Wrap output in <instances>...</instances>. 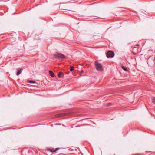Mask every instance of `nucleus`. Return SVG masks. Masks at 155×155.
<instances>
[{"instance_id":"1","label":"nucleus","mask_w":155,"mask_h":155,"mask_svg":"<svg viewBox=\"0 0 155 155\" xmlns=\"http://www.w3.org/2000/svg\"><path fill=\"white\" fill-rule=\"evenodd\" d=\"M95 65L97 71H101L103 70V68L101 64L97 61L95 62Z\"/></svg>"},{"instance_id":"12","label":"nucleus","mask_w":155,"mask_h":155,"mask_svg":"<svg viewBox=\"0 0 155 155\" xmlns=\"http://www.w3.org/2000/svg\"><path fill=\"white\" fill-rule=\"evenodd\" d=\"M152 100L153 101V102H154V103H155V97H153V99H152Z\"/></svg>"},{"instance_id":"10","label":"nucleus","mask_w":155,"mask_h":155,"mask_svg":"<svg viewBox=\"0 0 155 155\" xmlns=\"http://www.w3.org/2000/svg\"><path fill=\"white\" fill-rule=\"evenodd\" d=\"M29 82L31 83H35V81L32 80H30L29 81Z\"/></svg>"},{"instance_id":"6","label":"nucleus","mask_w":155,"mask_h":155,"mask_svg":"<svg viewBox=\"0 0 155 155\" xmlns=\"http://www.w3.org/2000/svg\"><path fill=\"white\" fill-rule=\"evenodd\" d=\"M60 148H56L55 149H52L51 150H50V151L51 152H54L56 151L57 150H59Z\"/></svg>"},{"instance_id":"3","label":"nucleus","mask_w":155,"mask_h":155,"mask_svg":"<svg viewBox=\"0 0 155 155\" xmlns=\"http://www.w3.org/2000/svg\"><path fill=\"white\" fill-rule=\"evenodd\" d=\"M114 55V53L112 51H108L106 54V56L108 58H112Z\"/></svg>"},{"instance_id":"4","label":"nucleus","mask_w":155,"mask_h":155,"mask_svg":"<svg viewBox=\"0 0 155 155\" xmlns=\"http://www.w3.org/2000/svg\"><path fill=\"white\" fill-rule=\"evenodd\" d=\"M50 75L51 77L54 78V72L51 71H49Z\"/></svg>"},{"instance_id":"2","label":"nucleus","mask_w":155,"mask_h":155,"mask_svg":"<svg viewBox=\"0 0 155 155\" xmlns=\"http://www.w3.org/2000/svg\"><path fill=\"white\" fill-rule=\"evenodd\" d=\"M54 57L55 58H58L59 59H61L66 58L64 55L60 53H57L55 54Z\"/></svg>"},{"instance_id":"5","label":"nucleus","mask_w":155,"mask_h":155,"mask_svg":"<svg viewBox=\"0 0 155 155\" xmlns=\"http://www.w3.org/2000/svg\"><path fill=\"white\" fill-rule=\"evenodd\" d=\"M64 74L63 73L61 72H59L58 75V76L59 78H61L64 76Z\"/></svg>"},{"instance_id":"8","label":"nucleus","mask_w":155,"mask_h":155,"mask_svg":"<svg viewBox=\"0 0 155 155\" xmlns=\"http://www.w3.org/2000/svg\"><path fill=\"white\" fill-rule=\"evenodd\" d=\"M122 68L125 71H128L127 68L125 66H122Z\"/></svg>"},{"instance_id":"14","label":"nucleus","mask_w":155,"mask_h":155,"mask_svg":"<svg viewBox=\"0 0 155 155\" xmlns=\"http://www.w3.org/2000/svg\"><path fill=\"white\" fill-rule=\"evenodd\" d=\"M137 46H139V44H137L136 45Z\"/></svg>"},{"instance_id":"13","label":"nucleus","mask_w":155,"mask_h":155,"mask_svg":"<svg viewBox=\"0 0 155 155\" xmlns=\"http://www.w3.org/2000/svg\"><path fill=\"white\" fill-rule=\"evenodd\" d=\"M111 104V103H108V106H110Z\"/></svg>"},{"instance_id":"7","label":"nucleus","mask_w":155,"mask_h":155,"mask_svg":"<svg viewBox=\"0 0 155 155\" xmlns=\"http://www.w3.org/2000/svg\"><path fill=\"white\" fill-rule=\"evenodd\" d=\"M21 72L22 70H18V71L16 74L17 75H19L21 73Z\"/></svg>"},{"instance_id":"11","label":"nucleus","mask_w":155,"mask_h":155,"mask_svg":"<svg viewBox=\"0 0 155 155\" xmlns=\"http://www.w3.org/2000/svg\"><path fill=\"white\" fill-rule=\"evenodd\" d=\"M62 114H59L58 115V117H62Z\"/></svg>"},{"instance_id":"9","label":"nucleus","mask_w":155,"mask_h":155,"mask_svg":"<svg viewBox=\"0 0 155 155\" xmlns=\"http://www.w3.org/2000/svg\"><path fill=\"white\" fill-rule=\"evenodd\" d=\"M70 71H73L74 70V67L73 66H70Z\"/></svg>"}]
</instances>
